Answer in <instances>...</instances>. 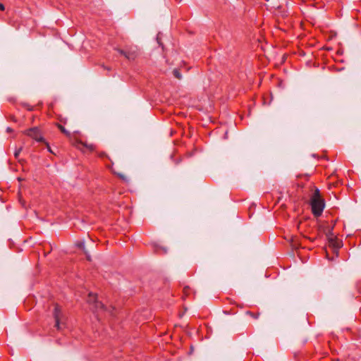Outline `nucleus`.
<instances>
[{"instance_id": "f257e3e1", "label": "nucleus", "mask_w": 361, "mask_h": 361, "mask_svg": "<svg viewBox=\"0 0 361 361\" xmlns=\"http://www.w3.org/2000/svg\"><path fill=\"white\" fill-rule=\"evenodd\" d=\"M121 55L123 56L129 61H134L138 56V49L137 46H126L124 49H115Z\"/></svg>"}, {"instance_id": "f03ea898", "label": "nucleus", "mask_w": 361, "mask_h": 361, "mask_svg": "<svg viewBox=\"0 0 361 361\" xmlns=\"http://www.w3.org/2000/svg\"><path fill=\"white\" fill-rule=\"evenodd\" d=\"M310 205L312 212L315 217H319L322 214L323 210L325 207L324 200L322 199H310Z\"/></svg>"}, {"instance_id": "7ed1b4c3", "label": "nucleus", "mask_w": 361, "mask_h": 361, "mask_svg": "<svg viewBox=\"0 0 361 361\" xmlns=\"http://www.w3.org/2000/svg\"><path fill=\"white\" fill-rule=\"evenodd\" d=\"M25 133L37 142H44V138L42 135V133L37 127L30 128L26 130Z\"/></svg>"}, {"instance_id": "20e7f679", "label": "nucleus", "mask_w": 361, "mask_h": 361, "mask_svg": "<svg viewBox=\"0 0 361 361\" xmlns=\"http://www.w3.org/2000/svg\"><path fill=\"white\" fill-rule=\"evenodd\" d=\"M63 314L61 312V310L60 306L58 304H56L54 306V312H53V317L55 320V324L54 327L58 330H61V320L62 318Z\"/></svg>"}, {"instance_id": "39448f33", "label": "nucleus", "mask_w": 361, "mask_h": 361, "mask_svg": "<svg viewBox=\"0 0 361 361\" xmlns=\"http://www.w3.org/2000/svg\"><path fill=\"white\" fill-rule=\"evenodd\" d=\"M73 145L78 148V149H80V147L82 146V147H85L86 148H87L90 151H93L94 150V146L93 145H88L87 143H85L83 142H82L81 140H76L73 143Z\"/></svg>"}, {"instance_id": "423d86ee", "label": "nucleus", "mask_w": 361, "mask_h": 361, "mask_svg": "<svg viewBox=\"0 0 361 361\" xmlns=\"http://www.w3.org/2000/svg\"><path fill=\"white\" fill-rule=\"evenodd\" d=\"M90 309L94 312L107 311V308L104 305L99 301L94 303L93 306L90 307ZM108 311L109 310H108Z\"/></svg>"}, {"instance_id": "0eeeda50", "label": "nucleus", "mask_w": 361, "mask_h": 361, "mask_svg": "<svg viewBox=\"0 0 361 361\" xmlns=\"http://www.w3.org/2000/svg\"><path fill=\"white\" fill-rule=\"evenodd\" d=\"M97 302H98L97 295L90 293L88 295L87 302L90 307L93 306Z\"/></svg>"}, {"instance_id": "6e6552de", "label": "nucleus", "mask_w": 361, "mask_h": 361, "mask_svg": "<svg viewBox=\"0 0 361 361\" xmlns=\"http://www.w3.org/2000/svg\"><path fill=\"white\" fill-rule=\"evenodd\" d=\"M332 230H333V227H331V228L329 229L328 232L326 233V237L328 238L329 242L331 243H333V245L334 246H336L338 247H340L339 244L338 243L337 245L334 244V239L333 238V233H332Z\"/></svg>"}, {"instance_id": "1a4fd4ad", "label": "nucleus", "mask_w": 361, "mask_h": 361, "mask_svg": "<svg viewBox=\"0 0 361 361\" xmlns=\"http://www.w3.org/2000/svg\"><path fill=\"white\" fill-rule=\"evenodd\" d=\"M56 125L63 134H64L68 137H71V133L68 131L62 124L56 123Z\"/></svg>"}, {"instance_id": "9d476101", "label": "nucleus", "mask_w": 361, "mask_h": 361, "mask_svg": "<svg viewBox=\"0 0 361 361\" xmlns=\"http://www.w3.org/2000/svg\"><path fill=\"white\" fill-rule=\"evenodd\" d=\"M76 245H77L78 247H79L80 249H81L84 251L85 254L86 255L87 260L90 261V256L88 255L87 252L85 250V243L84 242H78Z\"/></svg>"}, {"instance_id": "9b49d317", "label": "nucleus", "mask_w": 361, "mask_h": 361, "mask_svg": "<svg viewBox=\"0 0 361 361\" xmlns=\"http://www.w3.org/2000/svg\"><path fill=\"white\" fill-rule=\"evenodd\" d=\"M311 198H315V199H322L320 191L318 188H316L314 193L312 194Z\"/></svg>"}, {"instance_id": "f8f14e48", "label": "nucleus", "mask_w": 361, "mask_h": 361, "mask_svg": "<svg viewBox=\"0 0 361 361\" xmlns=\"http://www.w3.org/2000/svg\"><path fill=\"white\" fill-rule=\"evenodd\" d=\"M173 74L174 77L178 80L181 79V78H182V75H181L180 71L176 68H175L173 71Z\"/></svg>"}, {"instance_id": "ddd939ff", "label": "nucleus", "mask_w": 361, "mask_h": 361, "mask_svg": "<svg viewBox=\"0 0 361 361\" xmlns=\"http://www.w3.org/2000/svg\"><path fill=\"white\" fill-rule=\"evenodd\" d=\"M246 314L250 315V317H252L254 319H257L259 315V313H253V312H252L250 311H247Z\"/></svg>"}, {"instance_id": "4468645a", "label": "nucleus", "mask_w": 361, "mask_h": 361, "mask_svg": "<svg viewBox=\"0 0 361 361\" xmlns=\"http://www.w3.org/2000/svg\"><path fill=\"white\" fill-rule=\"evenodd\" d=\"M22 149H23V147H20V148H18V149H16V151H15V152H14V157H15V158H16V159H18V158L19 154H20V153L21 152Z\"/></svg>"}, {"instance_id": "2eb2a0df", "label": "nucleus", "mask_w": 361, "mask_h": 361, "mask_svg": "<svg viewBox=\"0 0 361 361\" xmlns=\"http://www.w3.org/2000/svg\"><path fill=\"white\" fill-rule=\"evenodd\" d=\"M58 119L59 120L60 123H63V124H66L67 123V118H64L61 116H59Z\"/></svg>"}, {"instance_id": "dca6fc26", "label": "nucleus", "mask_w": 361, "mask_h": 361, "mask_svg": "<svg viewBox=\"0 0 361 361\" xmlns=\"http://www.w3.org/2000/svg\"><path fill=\"white\" fill-rule=\"evenodd\" d=\"M189 292H190V288L188 286L184 287V288H183V294L185 295H188L189 294Z\"/></svg>"}, {"instance_id": "f3484780", "label": "nucleus", "mask_w": 361, "mask_h": 361, "mask_svg": "<svg viewBox=\"0 0 361 361\" xmlns=\"http://www.w3.org/2000/svg\"><path fill=\"white\" fill-rule=\"evenodd\" d=\"M43 142L46 145V146H47V148L48 151H49L50 153L54 154V153L53 152V151L51 150V148L50 147V146H49V143H48L47 142H46L45 140H44V142Z\"/></svg>"}, {"instance_id": "a211bd4d", "label": "nucleus", "mask_w": 361, "mask_h": 361, "mask_svg": "<svg viewBox=\"0 0 361 361\" xmlns=\"http://www.w3.org/2000/svg\"><path fill=\"white\" fill-rule=\"evenodd\" d=\"M23 106L26 107L28 111H32V109H33L32 107L29 106V105H27L26 104H23Z\"/></svg>"}, {"instance_id": "6ab92c4d", "label": "nucleus", "mask_w": 361, "mask_h": 361, "mask_svg": "<svg viewBox=\"0 0 361 361\" xmlns=\"http://www.w3.org/2000/svg\"><path fill=\"white\" fill-rule=\"evenodd\" d=\"M118 177H119L120 178H121L122 180H126V177H125L123 175L118 173Z\"/></svg>"}, {"instance_id": "aec40b11", "label": "nucleus", "mask_w": 361, "mask_h": 361, "mask_svg": "<svg viewBox=\"0 0 361 361\" xmlns=\"http://www.w3.org/2000/svg\"><path fill=\"white\" fill-rule=\"evenodd\" d=\"M0 10L1 11H4L5 10V6L3 4L0 3Z\"/></svg>"}, {"instance_id": "412c9836", "label": "nucleus", "mask_w": 361, "mask_h": 361, "mask_svg": "<svg viewBox=\"0 0 361 361\" xmlns=\"http://www.w3.org/2000/svg\"><path fill=\"white\" fill-rule=\"evenodd\" d=\"M6 131H7V132H8V133H11V132H12V131H13V129H12L11 128H10V127H8V128H6Z\"/></svg>"}, {"instance_id": "4be33fe9", "label": "nucleus", "mask_w": 361, "mask_h": 361, "mask_svg": "<svg viewBox=\"0 0 361 361\" xmlns=\"http://www.w3.org/2000/svg\"><path fill=\"white\" fill-rule=\"evenodd\" d=\"M11 120L16 122V117L14 116H11Z\"/></svg>"}, {"instance_id": "5701e85b", "label": "nucleus", "mask_w": 361, "mask_h": 361, "mask_svg": "<svg viewBox=\"0 0 361 361\" xmlns=\"http://www.w3.org/2000/svg\"><path fill=\"white\" fill-rule=\"evenodd\" d=\"M105 155H106V154H105V153H104V152H101V153L99 154V157H104Z\"/></svg>"}, {"instance_id": "b1692460", "label": "nucleus", "mask_w": 361, "mask_h": 361, "mask_svg": "<svg viewBox=\"0 0 361 361\" xmlns=\"http://www.w3.org/2000/svg\"><path fill=\"white\" fill-rule=\"evenodd\" d=\"M102 67H103L104 69H106V70H108V71H110V70H111V68H109V67H106V66H104V65L102 66Z\"/></svg>"}, {"instance_id": "393cba45", "label": "nucleus", "mask_w": 361, "mask_h": 361, "mask_svg": "<svg viewBox=\"0 0 361 361\" xmlns=\"http://www.w3.org/2000/svg\"><path fill=\"white\" fill-rule=\"evenodd\" d=\"M21 204H22L23 206H24L25 203H24V202H21Z\"/></svg>"}]
</instances>
